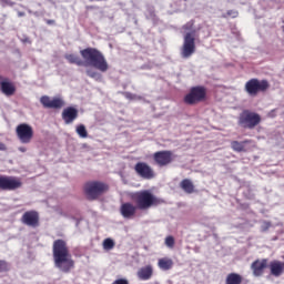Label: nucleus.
<instances>
[{
	"label": "nucleus",
	"mask_w": 284,
	"mask_h": 284,
	"mask_svg": "<svg viewBox=\"0 0 284 284\" xmlns=\"http://www.w3.org/2000/svg\"><path fill=\"white\" fill-rule=\"evenodd\" d=\"M19 151L23 153V152L27 151V149L26 148H19Z\"/></svg>",
	"instance_id": "37"
},
{
	"label": "nucleus",
	"mask_w": 284,
	"mask_h": 284,
	"mask_svg": "<svg viewBox=\"0 0 284 284\" xmlns=\"http://www.w3.org/2000/svg\"><path fill=\"white\" fill-rule=\"evenodd\" d=\"M153 161L159 168H164L174 161L172 151H159L153 154Z\"/></svg>",
	"instance_id": "11"
},
{
	"label": "nucleus",
	"mask_w": 284,
	"mask_h": 284,
	"mask_svg": "<svg viewBox=\"0 0 284 284\" xmlns=\"http://www.w3.org/2000/svg\"><path fill=\"white\" fill-rule=\"evenodd\" d=\"M80 55L83 61L75 54H65L64 59L70 64H75L83 68H93L101 73H105L109 70V63L102 52L95 48H87L80 51Z\"/></svg>",
	"instance_id": "1"
},
{
	"label": "nucleus",
	"mask_w": 284,
	"mask_h": 284,
	"mask_svg": "<svg viewBox=\"0 0 284 284\" xmlns=\"http://www.w3.org/2000/svg\"><path fill=\"white\" fill-rule=\"evenodd\" d=\"M271 274L278 277L284 272V262L273 261L270 264Z\"/></svg>",
	"instance_id": "19"
},
{
	"label": "nucleus",
	"mask_w": 284,
	"mask_h": 284,
	"mask_svg": "<svg viewBox=\"0 0 284 284\" xmlns=\"http://www.w3.org/2000/svg\"><path fill=\"white\" fill-rule=\"evenodd\" d=\"M243 281V277L237 273H231L227 275L225 280V284H241Z\"/></svg>",
	"instance_id": "23"
},
{
	"label": "nucleus",
	"mask_w": 284,
	"mask_h": 284,
	"mask_svg": "<svg viewBox=\"0 0 284 284\" xmlns=\"http://www.w3.org/2000/svg\"><path fill=\"white\" fill-rule=\"evenodd\" d=\"M10 271V263L6 260H0V273Z\"/></svg>",
	"instance_id": "29"
},
{
	"label": "nucleus",
	"mask_w": 284,
	"mask_h": 284,
	"mask_svg": "<svg viewBox=\"0 0 284 284\" xmlns=\"http://www.w3.org/2000/svg\"><path fill=\"white\" fill-rule=\"evenodd\" d=\"M206 100V89L202 85L193 87L184 97L183 101L187 105H195Z\"/></svg>",
	"instance_id": "6"
},
{
	"label": "nucleus",
	"mask_w": 284,
	"mask_h": 284,
	"mask_svg": "<svg viewBox=\"0 0 284 284\" xmlns=\"http://www.w3.org/2000/svg\"><path fill=\"white\" fill-rule=\"evenodd\" d=\"M268 260L263 258V260H256L252 263L251 268L253 271V274L255 276H262L264 273V270L267 267Z\"/></svg>",
	"instance_id": "16"
},
{
	"label": "nucleus",
	"mask_w": 284,
	"mask_h": 284,
	"mask_svg": "<svg viewBox=\"0 0 284 284\" xmlns=\"http://www.w3.org/2000/svg\"><path fill=\"white\" fill-rule=\"evenodd\" d=\"M261 121L262 118L260 114L250 110H244L239 116L237 124L243 129L253 130L261 123Z\"/></svg>",
	"instance_id": "4"
},
{
	"label": "nucleus",
	"mask_w": 284,
	"mask_h": 284,
	"mask_svg": "<svg viewBox=\"0 0 284 284\" xmlns=\"http://www.w3.org/2000/svg\"><path fill=\"white\" fill-rule=\"evenodd\" d=\"M3 78L0 75V80H2Z\"/></svg>",
	"instance_id": "38"
},
{
	"label": "nucleus",
	"mask_w": 284,
	"mask_h": 284,
	"mask_svg": "<svg viewBox=\"0 0 284 284\" xmlns=\"http://www.w3.org/2000/svg\"><path fill=\"white\" fill-rule=\"evenodd\" d=\"M134 171L143 180H152L156 176L154 170L145 162H138Z\"/></svg>",
	"instance_id": "12"
},
{
	"label": "nucleus",
	"mask_w": 284,
	"mask_h": 284,
	"mask_svg": "<svg viewBox=\"0 0 284 284\" xmlns=\"http://www.w3.org/2000/svg\"><path fill=\"white\" fill-rule=\"evenodd\" d=\"M112 284H129V281L126 278H119L115 280Z\"/></svg>",
	"instance_id": "33"
},
{
	"label": "nucleus",
	"mask_w": 284,
	"mask_h": 284,
	"mask_svg": "<svg viewBox=\"0 0 284 284\" xmlns=\"http://www.w3.org/2000/svg\"><path fill=\"white\" fill-rule=\"evenodd\" d=\"M138 206L130 202L122 203L120 206V213L124 219H133L136 214Z\"/></svg>",
	"instance_id": "15"
},
{
	"label": "nucleus",
	"mask_w": 284,
	"mask_h": 284,
	"mask_svg": "<svg viewBox=\"0 0 284 284\" xmlns=\"http://www.w3.org/2000/svg\"><path fill=\"white\" fill-rule=\"evenodd\" d=\"M0 91L7 97H12L17 93V87L14 85V83L4 80L0 82Z\"/></svg>",
	"instance_id": "18"
},
{
	"label": "nucleus",
	"mask_w": 284,
	"mask_h": 284,
	"mask_svg": "<svg viewBox=\"0 0 284 284\" xmlns=\"http://www.w3.org/2000/svg\"><path fill=\"white\" fill-rule=\"evenodd\" d=\"M18 17H20V18L26 17V12L24 11H18Z\"/></svg>",
	"instance_id": "35"
},
{
	"label": "nucleus",
	"mask_w": 284,
	"mask_h": 284,
	"mask_svg": "<svg viewBox=\"0 0 284 284\" xmlns=\"http://www.w3.org/2000/svg\"><path fill=\"white\" fill-rule=\"evenodd\" d=\"M159 267L163 271H169L172 268L173 266V261L171 258H168V257H163V258H160L159 260V263H158Z\"/></svg>",
	"instance_id": "24"
},
{
	"label": "nucleus",
	"mask_w": 284,
	"mask_h": 284,
	"mask_svg": "<svg viewBox=\"0 0 284 284\" xmlns=\"http://www.w3.org/2000/svg\"><path fill=\"white\" fill-rule=\"evenodd\" d=\"M114 241L113 240H111V239H105L104 241H103V248L105 250V251H110V250H112L113 247H114Z\"/></svg>",
	"instance_id": "28"
},
{
	"label": "nucleus",
	"mask_w": 284,
	"mask_h": 284,
	"mask_svg": "<svg viewBox=\"0 0 284 284\" xmlns=\"http://www.w3.org/2000/svg\"><path fill=\"white\" fill-rule=\"evenodd\" d=\"M54 266L63 273H69L74 268V261L70 254L68 242L65 240H55L52 245Z\"/></svg>",
	"instance_id": "2"
},
{
	"label": "nucleus",
	"mask_w": 284,
	"mask_h": 284,
	"mask_svg": "<svg viewBox=\"0 0 284 284\" xmlns=\"http://www.w3.org/2000/svg\"><path fill=\"white\" fill-rule=\"evenodd\" d=\"M153 275V268L151 265H146L144 267H141L139 271H138V277L141 280V281H148L152 277Z\"/></svg>",
	"instance_id": "20"
},
{
	"label": "nucleus",
	"mask_w": 284,
	"mask_h": 284,
	"mask_svg": "<svg viewBox=\"0 0 284 284\" xmlns=\"http://www.w3.org/2000/svg\"><path fill=\"white\" fill-rule=\"evenodd\" d=\"M232 18L235 19L239 17V11H235L234 9H230L229 11H226V13H223L222 18L227 19V18Z\"/></svg>",
	"instance_id": "27"
},
{
	"label": "nucleus",
	"mask_w": 284,
	"mask_h": 284,
	"mask_svg": "<svg viewBox=\"0 0 284 284\" xmlns=\"http://www.w3.org/2000/svg\"><path fill=\"white\" fill-rule=\"evenodd\" d=\"M75 132L82 139H85L88 136L87 129L83 124L78 125L77 129H75Z\"/></svg>",
	"instance_id": "25"
},
{
	"label": "nucleus",
	"mask_w": 284,
	"mask_h": 284,
	"mask_svg": "<svg viewBox=\"0 0 284 284\" xmlns=\"http://www.w3.org/2000/svg\"><path fill=\"white\" fill-rule=\"evenodd\" d=\"M21 222L24 225H28L30 227H39L40 225V217L39 212L37 211H27L21 217Z\"/></svg>",
	"instance_id": "13"
},
{
	"label": "nucleus",
	"mask_w": 284,
	"mask_h": 284,
	"mask_svg": "<svg viewBox=\"0 0 284 284\" xmlns=\"http://www.w3.org/2000/svg\"><path fill=\"white\" fill-rule=\"evenodd\" d=\"M85 73H87V75H88L89 78L94 79V80H97V81H99V80L102 79V75H101L99 72L93 71V70H91V69H88V70L85 71Z\"/></svg>",
	"instance_id": "26"
},
{
	"label": "nucleus",
	"mask_w": 284,
	"mask_h": 284,
	"mask_svg": "<svg viewBox=\"0 0 284 284\" xmlns=\"http://www.w3.org/2000/svg\"><path fill=\"white\" fill-rule=\"evenodd\" d=\"M79 116L77 109L69 106L62 111V120L65 124H71Z\"/></svg>",
	"instance_id": "17"
},
{
	"label": "nucleus",
	"mask_w": 284,
	"mask_h": 284,
	"mask_svg": "<svg viewBox=\"0 0 284 284\" xmlns=\"http://www.w3.org/2000/svg\"><path fill=\"white\" fill-rule=\"evenodd\" d=\"M131 199L139 210H148L164 203L162 199L154 196L150 191L143 190L132 194Z\"/></svg>",
	"instance_id": "3"
},
{
	"label": "nucleus",
	"mask_w": 284,
	"mask_h": 284,
	"mask_svg": "<svg viewBox=\"0 0 284 284\" xmlns=\"http://www.w3.org/2000/svg\"><path fill=\"white\" fill-rule=\"evenodd\" d=\"M16 135L22 144H29L34 138V129L27 123H21L16 128Z\"/></svg>",
	"instance_id": "9"
},
{
	"label": "nucleus",
	"mask_w": 284,
	"mask_h": 284,
	"mask_svg": "<svg viewBox=\"0 0 284 284\" xmlns=\"http://www.w3.org/2000/svg\"><path fill=\"white\" fill-rule=\"evenodd\" d=\"M47 24L54 26L57 23L55 20H45Z\"/></svg>",
	"instance_id": "34"
},
{
	"label": "nucleus",
	"mask_w": 284,
	"mask_h": 284,
	"mask_svg": "<svg viewBox=\"0 0 284 284\" xmlns=\"http://www.w3.org/2000/svg\"><path fill=\"white\" fill-rule=\"evenodd\" d=\"M109 191V185L100 181H90L84 185V192L89 200H97L102 194Z\"/></svg>",
	"instance_id": "5"
},
{
	"label": "nucleus",
	"mask_w": 284,
	"mask_h": 284,
	"mask_svg": "<svg viewBox=\"0 0 284 284\" xmlns=\"http://www.w3.org/2000/svg\"><path fill=\"white\" fill-rule=\"evenodd\" d=\"M180 187L187 194H192L195 191V186L193 184V182L189 179H184L181 183H180Z\"/></svg>",
	"instance_id": "22"
},
{
	"label": "nucleus",
	"mask_w": 284,
	"mask_h": 284,
	"mask_svg": "<svg viewBox=\"0 0 284 284\" xmlns=\"http://www.w3.org/2000/svg\"><path fill=\"white\" fill-rule=\"evenodd\" d=\"M124 97L128 99V100H136V99H141L140 97H136L135 94H132L130 92H125L124 93Z\"/></svg>",
	"instance_id": "32"
},
{
	"label": "nucleus",
	"mask_w": 284,
	"mask_h": 284,
	"mask_svg": "<svg viewBox=\"0 0 284 284\" xmlns=\"http://www.w3.org/2000/svg\"><path fill=\"white\" fill-rule=\"evenodd\" d=\"M0 151H6V144L0 143Z\"/></svg>",
	"instance_id": "36"
},
{
	"label": "nucleus",
	"mask_w": 284,
	"mask_h": 284,
	"mask_svg": "<svg viewBox=\"0 0 284 284\" xmlns=\"http://www.w3.org/2000/svg\"><path fill=\"white\" fill-rule=\"evenodd\" d=\"M23 186V182L19 178L0 175V190L2 191H17Z\"/></svg>",
	"instance_id": "10"
},
{
	"label": "nucleus",
	"mask_w": 284,
	"mask_h": 284,
	"mask_svg": "<svg viewBox=\"0 0 284 284\" xmlns=\"http://www.w3.org/2000/svg\"><path fill=\"white\" fill-rule=\"evenodd\" d=\"M270 89L267 80L251 79L245 84V91L250 97H256L258 93H264Z\"/></svg>",
	"instance_id": "7"
},
{
	"label": "nucleus",
	"mask_w": 284,
	"mask_h": 284,
	"mask_svg": "<svg viewBox=\"0 0 284 284\" xmlns=\"http://www.w3.org/2000/svg\"><path fill=\"white\" fill-rule=\"evenodd\" d=\"M195 24V20H190L186 22V24L183 27L185 31H192Z\"/></svg>",
	"instance_id": "31"
},
{
	"label": "nucleus",
	"mask_w": 284,
	"mask_h": 284,
	"mask_svg": "<svg viewBox=\"0 0 284 284\" xmlns=\"http://www.w3.org/2000/svg\"><path fill=\"white\" fill-rule=\"evenodd\" d=\"M252 143L251 140H245V141H242V142H239V141H232L231 142V148L233 151L235 152H246L247 150L245 149V144H250Z\"/></svg>",
	"instance_id": "21"
},
{
	"label": "nucleus",
	"mask_w": 284,
	"mask_h": 284,
	"mask_svg": "<svg viewBox=\"0 0 284 284\" xmlns=\"http://www.w3.org/2000/svg\"><path fill=\"white\" fill-rule=\"evenodd\" d=\"M174 244H175V241H174V237H173V236L170 235V236H168V237L165 239V245H166L168 247L173 248Z\"/></svg>",
	"instance_id": "30"
},
{
	"label": "nucleus",
	"mask_w": 284,
	"mask_h": 284,
	"mask_svg": "<svg viewBox=\"0 0 284 284\" xmlns=\"http://www.w3.org/2000/svg\"><path fill=\"white\" fill-rule=\"evenodd\" d=\"M40 103L45 109H61L65 104L63 102V100H61L59 98H54L53 100H51L50 97H48V95L41 97Z\"/></svg>",
	"instance_id": "14"
},
{
	"label": "nucleus",
	"mask_w": 284,
	"mask_h": 284,
	"mask_svg": "<svg viewBox=\"0 0 284 284\" xmlns=\"http://www.w3.org/2000/svg\"><path fill=\"white\" fill-rule=\"evenodd\" d=\"M195 31H193L184 36V42L181 49V57L183 59H189L195 53Z\"/></svg>",
	"instance_id": "8"
}]
</instances>
